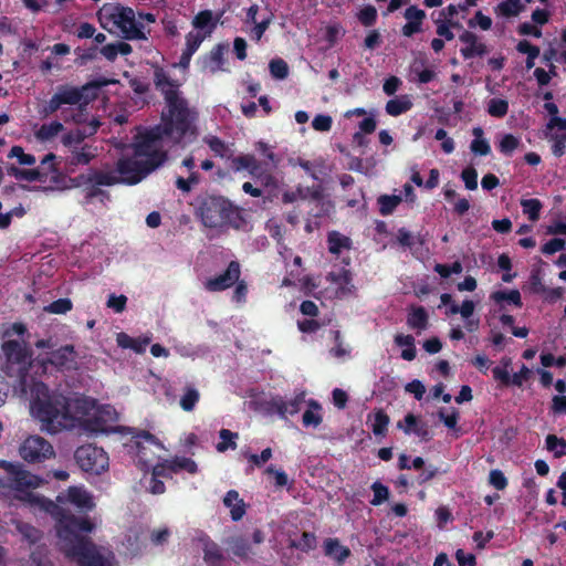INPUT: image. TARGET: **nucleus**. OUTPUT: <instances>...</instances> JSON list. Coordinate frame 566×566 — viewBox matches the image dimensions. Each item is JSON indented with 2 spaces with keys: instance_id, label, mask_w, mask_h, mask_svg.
Masks as SVG:
<instances>
[{
  "instance_id": "25",
  "label": "nucleus",
  "mask_w": 566,
  "mask_h": 566,
  "mask_svg": "<svg viewBox=\"0 0 566 566\" xmlns=\"http://www.w3.org/2000/svg\"><path fill=\"white\" fill-rule=\"evenodd\" d=\"M223 504L230 510V514L233 521H239L245 514V505L239 493L234 490L227 492L223 497Z\"/></svg>"
},
{
  "instance_id": "30",
  "label": "nucleus",
  "mask_w": 566,
  "mask_h": 566,
  "mask_svg": "<svg viewBox=\"0 0 566 566\" xmlns=\"http://www.w3.org/2000/svg\"><path fill=\"white\" fill-rule=\"evenodd\" d=\"M321 405L317 401H308V408L305 410L302 417V422L304 427L317 428L322 423L323 417L321 413Z\"/></svg>"
},
{
  "instance_id": "18",
  "label": "nucleus",
  "mask_w": 566,
  "mask_h": 566,
  "mask_svg": "<svg viewBox=\"0 0 566 566\" xmlns=\"http://www.w3.org/2000/svg\"><path fill=\"white\" fill-rule=\"evenodd\" d=\"M97 156V147L93 145H82L73 147L66 157V165L70 167L88 165Z\"/></svg>"
},
{
  "instance_id": "2",
  "label": "nucleus",
  "mask_w": 566,
  "mask_h": 566,
  "mask_svg": "<svg viewBox=\"0 0 566 566\" xmlns=\"http://www.w3.org/2000/svg\"><path fill=\"white\" fill-rule=\"evenodd\" d=\"M0 469L7 472V486L14 493L17 500L31 506H39L50 512L56 520L59 546L65 555L77 553L76 548L88 542L82 533L94 531V524L90 520L64 517L53 502L34 492L43 484V479L24 470L18 462L0 460Z\"/></svg>"
},
{
  "instance_id": "48",
  "label": "nucleus",
  "mask_w": 566,
  "mask_h": 566,
  "mask_svg": "<svg viewBox=\"0 0 566 566\" xmlns=\"http://www.w3.org/2000/svg\"><path fill=\"white\" fill-rule=\"evenodd\" d=\"M200 182L198 171L188 172V177L179 176L176 179V187L182 192H190Z\"/></svg>"
},
{
  "instance_id": "15",
  "label": "nucleus",
  "mask_w": 566,
  "mask_h": 566,
  "mask_svg": "<svg viewBox=\"0 0 566 566\" xmlns=\"http://www.w3.org/2000/svg\"><path fill=\"white\" fill-rule=\"evenodd\" d=\"M240 277V265L232 261L224 273L205 282V287L210 292L223 291L232 286Z\"/></svg>"
},
{
  "instance_id": "6",
  "label": "nucleus",
  "mask_w": 566,
  "mask_h": 566,
  "mask_svg": "<svg viewBox=\"0 0 566 566\" xmlns=\"http://www.w3.org/2000/svg\"><path fill=\"white\" fill-rule=\"evenodd\" d=\"M95 90L94 85L86 84L81 87L72 85H60L51 98L39 109L41 116H50L66 105L85 106L92 97L88 92Z\"/></svg>"
},
{
  "instance_id": "56",
  "label": "nucleus",
  "mask_w": 566,
  "mask_h": 566,
  "mask_svg": "<svg viewBox=\"0 0 566 566\" xmlns=\"http://www.w3.org/2000/svg\"><path fill=\"white\" fill-rule=\"evenodd\" d=\"M270 72L273 77L283 80L289 74V66L285 61L275 59L270 62Z\"/></svg>"
},
{
  "instance_id": "22",
  "label": "nucleus",
  "mask_w": 566,
  "mask_h": 566,
  "mask_svg": "<svg viewBox=\"0 0 566 566\" xmlns=\"http://www.w3.org/2000/svg\"><path fill=\"white\" fill-rule=\"evenodd\" d=\"M191 24L193 31L209 38L217 25V20L210 10H205L195 15Z\"/></svg>"
},
{
  "instance_id": "7",
  "label": "nucleus",
  "mask_w": 566,
  "mask_h": 566,
  "mask_svg": "<svg viewBox=\"0 0 566 566\" xmlns=\"http://www.w3.org/2000/svg\"><path fill=\"white\" fill-rule=\"evenodd\" d=\"M1 348L6 357L2 369L9 376L20 378L21 384L27 386V373L33 366L27 344L23 340H7Z\"/></svg>"
},
{
  "instance_id": "64",
  "label": "nucleus",
  "mask_w": 566,
  "mask_h": 566,
  "mask_svg": "<svg viewBox=\"0 0 566 566\" xmlns=\"http://www.w3.org/2000/svg\"><path fill=\"white\" fill-rule=\"evenodd\" d=\"M564 247H565V241L563 239L555 238V239L549 240L542 247V252L544 254H554L558 251H562L564 249Z\"/></svg>"
},
{
  "instance_id": "50",
  "label": "nucleus",
  "mask_w": 566,
  "mask_h": 566,
  "mask_svg": "<svg viewBox=\"0 0 566 566\" xmlns=\"http://www.w3.org/2000/svg\"><path fill=\"white\" fill-rule=\"evenodd\" d=\"M8 174L18 180L35 181L41 179V174L36 169H21L11 166L8 168Z\"/></svg>"
},
{
  "instance_id": "9",
  "label": "nucleus",
  "mask_w": 566,
  "mask_h": 566,
  "mask_svg": "<svg viewBox=\"0 0 566 566\" xmlns=\"http://www.w3.org/2000/svg\"><path fill=\"white\" fill-rule=\"evenodd\" d=\"M73 505L80 511H92L95 507L94 496L84 488V486H70L65 492H62L56 497V503L54 505L61 511L62 516L64 517H73L74 515L66 514L64 512V506ZM84 517H76V520H83ZM90 520L94 525L95 523L90 517H85Z\"/></svg>"
},
{
  "instance_id": "43",
  "label": "nucleus",
  "mask_w": 566,
  "mask_h": 566,
  "mask_svg": "<svg viewBox=\"0 0 566 566\" xmlns=\"http://www.w3.org/2000/svg\"><path fill=\"white\" fill-rule=\"evenodd\" d=\"M491 298L497 304L509 302L518 307L522 306L521 294L517 290H512L510 292L496 291L491 294Z\"/></svg>"
},
{
  "instance_id": "41",
  "label": "nucleus",
  "mask_w": 566,
  "mask_h": 566,
  "mask_svg": "<svg viewBox=\"0 0 566 566\" xmlns=\"http://www.w3.org/2000/svg\"><path fill=\"white\" fill-rule=\"evenodd\" d=\"M219 437L222 441L216 446L218 452H224L228 449H237L235 440L238 439V433L232 432L228 429H221L219 432Z\"/></svg>"
},
{
  "instance_id": "8",
  "label": "nucleus",
  "mask_w": 566,
  "mask_h": 566,
  "mask_svg": "<svg viewBox=\"0 0 566 566\" xmlns=\"http://www.w3.org/2000/svg\"><path fill=\"white\" fill-rule=\"evenodd\" d=\"M197 213L206 227L220 228L228 223L231 207L223 198L207 197L200 201Z\"/></svg>"
},
{
  "instance_id": "54",
  "label": "nucleus",
  "mask_w": 566,
  "mask_h": 566,
  "mask_svg": "<svg viewBox=\"0 0 566 566\" xmlns=\"http://www.w3.org/2000/svg\"><path fill=\"white\" fill-rule=\"evenodd\" d=\"M72 310V302L69 298H60L48 306L44 307V311L52 314H65Z\"/></svg>"
},
{
  "instance_id": "60",
  "label": "nucleus",
  "mask_w": 566,
  "mask_h": 566,
  "mask_svg": "<svg viewBox=\"0 0 566 566\" xmlns=\"http://www.w3.org/2000/svg\"><path fill=\"white\" fill-rule=\"evenodd\" d=\"M376 17L377 11L371 6L363 8L358 13L359 21L366 27L374 24V22L376 21Z\"/></svg>"
},
{
  "instance_id": "11",
  "label": "nucleus",
  "mask_w": 566,
  "mask_h": 566,
  "mask_svg": "<svg viewBox=\"0 0 566 566\" xmlns=\"http://www.w3.org/2000/svg\"><path fill=\"white\" fill-rule=\"evenodd\" d=\"M75 460L80 468L92 474H102L108 469L109 459L107 453L93 444H85L75 451Z\"/></svg>"
},
{
  "instance_id": "49",
  "label": "nucleus",
  "mask_w": 566,
  "mask_h": 566,
  "mask_svg": "<svg viewBox=\"0 0 566 566\" xmlns=\"http://www.w3.org/2000/svg\"><path fill=\"white\" fill-rule=\"evenodd\" d=\"M199 398L200 394L196 388L187 387L184 395L180 398V407L185 411H191L199 401Z\"/></svg>"
},
{
  "instance_id": "4",
  "label": "nucleus",
  "mask_w": 566,
  "mask_h": 566,
  "mask_svg": "<svg viewBox=\"0 0 566 566\" xmlns=\"http://www.w3.org/2000/svg\"><path fill=\"white\" fill-rule=\"evenodd\" d=\"M69 398L52 391L41 381L30 386L29 409L31 417L40 423V430L49 434L62 432Z\"/></svg>"
},
{
  "instance_id": "37",
  "label": "nucleus",
  "mask_w": 566,
  "mask_h": 566,
  "mask_svg": "<svg viewBox=\"0 0 566 566\" xmlns=\"http://www.w3.org/2000/svg\"><path fill=\"white\" fill-rule=\"evenodd\" d=\"M349 248V238L338 232H331L328 234V250L331 253L339 254L343 250H348Z\"/></svg>"
},
{
  "instance_id": "53",
  "label": "nucleus",
  "mask_w": 566,
  "mask_h": 566,
  "mask_svg": "<svg viewBox=\"0 0 566 566\" xmlns=\"http://www.w3.org/2000/svg\"><path fill=\"white\" fill-rule=\"evenodd\" d=\"M546 446L549 451H553L556 457H562L566 453V441L549 434L546 438Z\"/></svg>"
},
{
  "instance_id": "47",
  "label": "nucleus",
  "mask_w": 566,
  "mask_h": 566,
  "mask_svg": "<svg viewBox=\"0 0 566 566\" xmlns=\"http://www.w3.org/2000/svg\"><path fill=\"white\" fill-rule=\"evenodd\" d=\"M88 137V134L86 133V129H75V130H70L67 133H65L63 136H62V144L65 146V147H69L70 150L73 148V147H78V145L86 138Z\"/></svg>"
},
{
  "instance_id": "34",
  "label": "nucleus",
  "mask_w": 566,
  "mask_h": 566,
  "mask_svg": "<svg viewBox=\"0 0 566 566\" xmlns=\"http://www.w3.org/2000/svg\"><path fill=\"white\" fill-rule=\"evenodd\" d=\"M203 142L209 146V148L211 149V151L214 153V155L221 158L231 157L232 153L229 145L221 140L219 137L209 134L203 137Z\"/></svg>"
},
{
  "instance_id": "40",
  "label": "nucleus",
  "mask_w": 566,
  "mask_h": 566,
  "mask_svg": "<svg viewBox=\"0 0 566 566\" xmlns=\"http://www.w3.org/2000/svg\"><path fill=\"white\" fill-rule=\"evenodd\" d=\"M369 420L371 421V430L374 434L385 436L389 424V417L382 410H377L373 417L369 416Z\"/></svg>"
},
{
  "instance_id": "31",
  "label": "nucleus",
  "mask_w": 566,
  "mask_h": 566,
  "mask_svg": "<svg viewBox=\"0 0 566 566\" xmlns=\"http://www.w3.org/2000/svg\"><path fill=\"white\" fill-rule=\"evenodd\" d=\"M117 345L122 348H132L136 353H144L150 338H133L125 333L117 334Z\"/></svg>"
},
{
  "instance_id": "62",
  "label": "nucleus",
  "mask_w": 566,
  "mask_h": 566,
  "mask_svg": "<svg viewBox=\"0 0 566 566\" xmlns=\"http://www.w3.org/2000/svg\"><path fill=\"white\" fill-rule=\"evenodd\" d=\"M332 117L328 115H317L312 122V126L317 132H328L332 128Z\"/></svg>"
},
{
  "instance_id": "38",
  "label": "nucleus",
  "mask_w": 566,
  "mask_h": 566,
  "mask_svg": "<svg viewBox=\"0 0 566 566\" xmlns=\"http://www.w3.org/2000/svg\"><path fill=\"white\" fill-rule=\"evenodd\" d=\"M407 324L411 328L424 329L428 324V315L423 307H412L407 319Z\"/></svg>"
},
{
  "instance_id": "61",
  "label": "nucleus",
  "mask_w": 566,
  "mask_h": 566,
  "mask_svg": "<svg viewBox=\"0 0 566 566\" xmlns=\"http://www.w3.org/2000/svg\"><path fill=\"white\" fill-rule=\"evenodd\" d=\"M127 303V297L125 295H115L111 294L107 300V307L113 308L116 313H122Z\"/></svg>"
},
{
  "instance_id": "17",
  "label": "nucleus",
  "mask_w": 566,
  "mask_h": 566,
  "mask_svg": "<svg viewBox=\"0 0 566 566\" xmlns=\"http://www.w3.org/2000/svg\"><path fill=\"white\" fill-rule=\"evenodd\" d=\"M166 470H169L170 472L177 473L181 470H185L191 474L196 473L198 470L197 463L186 457H177L172 459L171 461H165L161 464H157L153 469L154 475H160Z\"/></svg>"
},
{
  "instance_id": "24",
  "label": "nucleus",
  "mask_w": 566,
  "mask_h": 566,
  "mask_svg": "<svg viewBox=\"0 0 566 566\" xmlns=\"http://www.w3.org/2000/svg\"><path fill=\"white\" fill-rule=\"evenodd\" d=\"M325 555L335 560L337 564H343L350 555L348 547L342 545L336 538H327L324 542Z\"/></svg>"
},
{
  "instance_id": "63",
  "label": "nucleus",
  "mask_w": 566,
  "mask_h": 566,
  "mask_svg": "<svg viewBox=\"0 0 566 566\" xmlns=\"http://www.w3.org/2000/svg\"><path fill=\"white\" fill-rule=\"evenodd\" d=\"M335 346L331 349V354L338 359L347 357L349 349L343 344L339 332L335 333Z\"/></svg>"
},
{
  "instance_id": "35",
  "label": "nucleus",
  "mask_w": 566,
  "mask_h": 566,
  "mask_svg": "<svg viewBox=\"0 0 566 566\" xmlns=\"http://www.w3.org/2000/svg\"><path fill=\"white\" fill-rule=\"evenodd\" d=\"M524 10L521 0H502L495 8V12L502 17H516Z\"/></svg>"
},
{
  "instance_id": "46",
  "label": "nucleus",
  "mask_w": 566,
  "mask_h": 566,
  "mask_svg": "<svg viewBox=\"0 0 566 566\" xmlns=\"http://www.w3.org/2000/svg\"><path fill=\"white\" fill-rule=\"evenodd\" d=\"M521 145V139L512 134H504L499 142V149L505 156H511Z\"/></svg>"
},
{
  "instance_id": "32",
  "label": "nucleus",
  "mask_w": 566,
  "mask_h": 566,
  "mask_svg": "<svg viewBox=\"0 0 566 566\" xmlns=\"http://www.w3.org/2000/svg\"><path fill=\"white\" fill-rule=\"evenodd\" d=\"M395 343L402 348L401 357L411 361L416 358L415 338L411 335L397 334Z\"/></svg>"
},
{
  "instance_id": "55",
  "label": "nucleus",
  "mask_w": 566,
  "mask_h": 566,
  "mask_svg": "<svg viewBox=\"0 0 566 566\" xmlns=\"http://www.w3.org/2000/svg\"><path fill=\"white\" fill-rule=\"evenodd\" d=\"M9 157L17 158L20 165L32 166L36 163L35 157L30 154H25L23 148L20 146H13L9 153Z\"/></svg>"
},
{
  "instance_id": "10",
  "label": "nucleus",
  "mask_w": 566,
  "mask_h": 566,
  "mask_svg": "<svg viewBox=\"0 0 566 566\" xmlns=\"http://www.w3.org/2000/svg\"><path fill=\"white\" fill-rule=\"evenodd\" d=\"M18 453L28 463H40L55 457L51 442L38 434L27 437L20 443Z\"/></svg>"
},
{
  "instance_id": "5",
  "label": "nucleus",
  "mask_w": 566,
  "mask_h": 566,
  "mask_svg": "<svg viewBox=\"0 0 566 566\" xmlns=\"http://www.w3.org/2000/svg\"><path fill=\"white\" fill-rule=\"evenodd\" d=\"M97 18L103 29L108 32H118L125 40H147L149 30L147 24L155 23L153 13H136L132 8L118 3H104L97 11Z\"/></svg>"
},
{
  "instance_id": "26",
  "label": "nucleus",
  "mask_w": 566,
  "mask_h": 566,
  "mask_svg": "<svg viewBox=\"0 0 566 566\" xmlns=\"http://www.w3.org/2000/svg\"><path fill=\"white\" fill-rule=\"evenodd\" d=\"M136 438H137V440L135 443H136L137 453H138V461L143 464V467L148 468V465L150 464L151 461H150V459H148L146 457V453H145L146 447L144 446V443L155 446L159 449H164V446L153 434H150L148 432H143L142 434L137 436Z\"/></svg>"
},
{
  "instance_id": "14",
  "label": "nucleus",
  "mask_w": 566,
  "mask_h": 566,
  "mask_svg": "<svg viewBox=\"0 0 566 566\" xmlns=\"http://www.w3.org/2000/svg\"><path fill=\"white\" fill-rule=\"evenodd\" d=\"M231 168L237 172L242 170L249 171L251 176L259 179L260 182L264 186L274 184V178L271 176V174H268L265 169H261L256 158L251 154H242L237 157H232Z\"/></svg>"
},
{
  "instance_id": "29",
  "label": "nucleus",
  "mask_w": 566,
  "mask_h": 566,
  "mask_svg": "<svg viewBox=\"0 0 566 566\" xmlns=\"http://www.w3.org/2000/svg\"><path fill=\"white\" fill-rule=\"evenodd\" d=\"M475 307V302L471 300H464L459 307V314L465 322V328L468 332H475L479 329L480 326L479 318L473 317Z\"/></svg>"
},
{
  "instance_id": "21",
  "label": "nucleus",
  "mask_w": 566,
  "mask_h": 566,
  "mask_svg": "<svg viewBox=\"0 0 566 566\" xmlns=\"http://www.w3.org/2000/svg\"><path fill=\"white\" fill-rule=\"evenodd\" d=\"M459 39L465 44V46L461 49V54L464 59L481 56L486 53V46L478 40L474 33L464 31Z\"/></svg>"
},
{
  "instance_id": "23",
  "label": "nucleus",
  "mask_w": 566,
  "mask_h": 566,
  "mask_svg": "<svg viewBox=\"0 0 566 566\" xmlns=\"http://www.w3.org/2000/svg\"><path fill=\"white\" fill-rule=\"evenodd\" d=\"M64 126L59 120H51L44 123L34 129L35 138L41 143H48L54 140L62 132Z\"/></svg>"
},
{
  "instance_id": "42",
  "label": "nucleus",
  "mask_w": 566,
  "mask_h": 566,
  "mask_svg": "<svg viewBox=\"0 0 566 566\" xmlns=\"http://www.w3.org/2000/svg\"><path fill=\"white\" fill-rule=\"evenodd\" d=\"M521 206L523 213L528 217L531 221H537L542 210V202L538 199H522Z\"/></svg>"
},
{
  "instance_id": "51",
  "label": "nucleus",
  "mask_w": 566,
  "mask_h": 566,
  "mask_svg": "<svg viewBox=\"0 0 566 566\" xmlns=\"http://www.w3.org/2000/svg\"><path fill=\"white\" fill-rule=\"evenodd\" d=\"M207 39V36L202 35L201 33H198L196 31H190L187 35H186V43H185V49L184 51H187L191 54H195L197 52V50L199 49V46L201 45V43Z\"/></svg>"
},
{
  "instance_id": "33",
  "label": "nucleus",
  "mask_w": 566,
  "mask_h": 566,
  "mask_svg": "<svg viewBox=\"0 0 566 566\" xmlns=\"http://www.w3.org/2000/svg\"><path fill=\"white\" fill-rule=\"evenodd\" d=\"M474 139L471 143V151L475 155L486 156L491 151L489 142L484 138V132L481 127H474L472 129Z\"/></svg>"
},
{
  "instance_id": "57",
  "label": "nucleus",
  "mask_w": 566,
  "mask_h": 566,
  "mask_svg": "<svg viewBox=\"0 0 566 566\" xmlns=\"http://www.w3.org/2000/svg\"><path fill=\"white\" fill-rule=\"evenodd\" d=\"M170 536V531L168 527H159L153 530L150 533V542L156 546L165 545Z\"/></svg>"
},
{
  "instance_id": "20",
  "label": "nucleus",
  "mask_w": 566,
  "mask_h": 566,
  "mask_svg": "<svg viewBox=\"0 0 566 566\" xmlns=\"http://www.w3.org/2000/svg\"><path fill=\"white\" fill-rule=\"evenodd\" d=\"M405 19L407 23L402 27V34L411 36L421 31L422 22L426 18V12L417 7H409L406 9Z\"/></svg>"
},
{
  "instance_id": "1",
  "label": "nucleus",
  "mask_w": 566,
  "mask_h": 566,
  "mask_svg": "<svg viewBox=\"0 0 566 566\" xmlns=\"http://www.w3.org/2000/svg\"><path fill=\"white\" fill-rule=\"evenodd\" d=\"M155 84L165 95L167 111L161 123L150 129H138L127 153L118 159L115 169L95 170L88 180L99 186L116 184L136 185L159 168L167 159L165 143L187 144L197 136L193 125L196 113L188 108L178 92L179 84L172 82L161 69L155 71Z\"/></svg>"
},
{
  "instance_id": "58",
  "label": "nucleus",
  "mask_w": 566,
  "mask_h": 566,
  "mask_svg": "<svg viewBox=\"0 0 566 566\" xmlns=\"http://www.w3.org/2000/svg\"><path fill=\"white\" fill-rule=\"evenodd\" d=\"M461 178L464 181L467 189L475 190L478 188V172L474 168H465L461 174Z\"/></svg>"
},
{
  "instance_id": "52",
  "label": "nucleus",
  "mask_w": 566,
  "mask_h": 566,
  "mask_svg": "<svg viewBox=\"0 0 566 566\" xmlns=\"http://www.w3.org/2000/svg\"><path fill=\"white\" fill-rule=\"evenodd\" d=\"M371 490L374 492V497L370 501L371 505L378 506L388 500L389 489L386 485H384L382 483H380L378 481L374 482L371 485Z\"/></svg>"
},
{
  "instance_id": "28",
  "label": "nucleus",
  "mask_w": 566,
  "mask_h": 566,
  "mask_svg": "<svg viewBox=\"0 0 566 566\" xmlns=\"http://www.w3.org/2000/svg\"><path fill=\"white\" fill-rule=\"evenodd\" d=\"M223 46L217 45L202 60V70L209 73H217L223 70Z\"/></svg>"
},
{
  "instance_id": "36",
  "label": "nucleus",
  "mask_w": 566,
  "mask_h": 566,
  "mask_svg": "<svg viewBox=\"0 0 566 566\" xmlns=\"http://www.w3.org/2000/svg\"><path fill=\"white\" fill-rule=\"evenodd\" d=\"M229 551L241 558H247L250 554H252V549L248 543V539L235 536L228 541Z\"/></svg>"
},
{
  "instance_id": "59",
  "label": "nucleus",
  "mask_w": 566,
  "mask_h": 566,
  "mask_svg": "<svg viewBox=\"0 0 566 566\" xmlns=\"http://www.w3.org/2000/svg\"><path fill=\"white\" fill-rule=\"evenodd\" d=\"M489 483L496 490H504L507 485V480L502 471L495 469L489 474Z\"/></svg>"
},
{
  "instance_id": "3",
  "label": "nucleus",
  "mask_w": 566,
  "mask_h": 566,
  "mask_svg": "<svg viewBox=\"0 0 566 566\" xmlns=\"http://www.w3.org/2000/svg\"><path fill=\"white\" fill-rule=\"evenodd\" d=\"M117 419V411L109 405H98L87 397L69 398L62 431L108 433L113 431V424Z\"/></svg>"
},
{
  "instance_id": "19",
  "label": "nucleus",
  "mask_w": 566,
  "mask_h": 566,
  "mask_svg": "<svg viewBox=\"0 0 566 566\" xmlns=\"http://www.w3.org/2000/svg\"><path fill=\"white\" fill-rule=\"evenodd\" d=\"M305 394L301 392L291 399H283L281 397H276L272 399L271 406L281 417H286L287 415H295L301 410V407L304 402Z\"/></svg>"
},
{
  "instance_id": "27",
  "label": "nucleus",
  "mask_w": 566,
  "mask_h": 566,
  "mask_svg": "<svg viewBox=\"0 0 566 566\" xmlns=\"http://www.w3.org/2000/svg\"><path fill=\"white\" fill-rule=\"evenodd\" d=\"M412 105L413 103L411 96L400 95L389 99L386 103L385 109L388 115L396 117L410 111Z\"/></svg>"
},
{
  "instance_id": "44",
  "label": "nucleus",
  "mask_w": 566,
  "mask_h": 566,
  "mask_svg": "<svg viewBox=\"0 0 566 566\" xmlns=\"http://www.w3.org/2000/svg\"><path fill=\"white\" fill-rule=\"evenodd\" d=\"M566 138V118L563 117H551L547 123V137L549 140L557 138L559 135H564Z\"/></svg>"
},
{
  "instance_id": "16",
  "label": "nucleus",
  "mask_w": 566,
  "mask_h": 566,
  "mask_svg": "<svg viewBox=\"0 0 566 566\" xmlns=\"http://www.w3.org/2000/svg\"><path fill=\"white\" fill-rule=\"evenodd\" d=\"M75 358L76 354L74 347L72 345H65L54 350L50 358H38L36 363L41 365L44 371L48 364L54 365L57 368H71L75 364Z\"/></svg>"
},
{
  "instance_id": "39",
  "label": "nucleus",
  "mask_w": 566,
  "mask_h": 566,
  "mask_svg": "<svg viewBox=\"0 0 566 566\" xmlns=\"http://www.w3.org/2000/svg\"><path fill=\"white\" fill-rule=\"evenodd\" d=\"M486 112L492 117L502 118L509 112V102L504 98L493 97L486 103Z\"/></svg>"
},
{
  "instance_id": "45",
  "label": "nucleus",
  "mask_w": 566,
  "mask_h": 566,
  "mask_svg": "<svg viewBox=\"0 0 566 566\" xmlns=\"http://www.w3.org/2000/svg\"><path fill=\"white\" fill-rule=\"evenodd\" d=\"M401 201H402V198L397 195L380 196L378 198L380 213L382 216L390 214Z\"/></svg>"
},
{
  "instance_id": "12",
  "label": "nucleus",
  "mask_w": 566,
  "mask_h": 566,
  "mask_svg": "<svg viewBox=\"0 0 566 566\" xmlns=\"http://www.w3.org/2000/svg\"><path fill=\"white\" fill-rule=\"evenodd\" d=\"M329 282L327 292L336 298H345L355 294L356 287L353 283V276L349 270L340 268L332 271L326 276Z\"/></svg>"
},
{
  "instance_id": "13",
  "label": "nucleus",
  "mask_w": 566,
  "mask_h": 566,
  "mask_svg": "<svg viewBox=\"0 0 566 566\" xmlns=\"http://www.w3.org/2000/svg\"><path fill=\"white\" fill-rule=\"evenodd\" d=\"M77 553L66 554L80 566H112L111 554L105 555L91 541L76 548Z\"/></svg>"
}]
</instances>
